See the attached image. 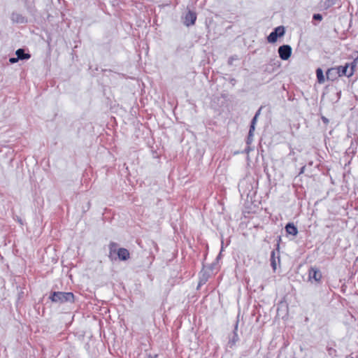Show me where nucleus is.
<instances>
[{
  "mask_svg": "<svg viewBox=\"0 0 358 358\" xmlns=\"http://www.w3.org/2000/svg\"><path fill=\"white\" fill-rule=\"evenodd\" d=\"M313 20L316 21H321L322 20V15L320 13H315L313 16Z\"/></svg>",
  "mask_w": 358,
  "mask_h": 358,
  "instance_id": "5701e85b",
  "label": "nucleus"
},
{
  "mask_svg": "<svg viewBox=\"0 0 358 358\" xmlns=\"http://www.w3.org/2000/svg\"><path fill=\"white\" fill-rule=\"evenodd\" d=\"M322 120L323 122L325 123V124L329 122V120L327 117H324V116L322 117Z\"/></svg>",
  "mask_w": 358,
  "mask_h": 358,
  "instance_id": "bb28decb",
  "label": "nucleus"
},
{
  "mask_svg": "<svg viewBox=\"0 0 358 358\" xmlns=\"http://www.w3.org/2000/svg\"><path fill=\"white\" fill-rule=\"evenodd\" d=\"M213 264H211V265L210 266V268L212 270V269H213Z\"/></svg>",
  "mask_w": 358,
  "mask_h": 358,
  "instance_id": "7c9ffc66",
  "label": "nucleus"
},
{
  "mask_svg": "<svg viewBox=\"0 0 358 358\" xmlns=\"http://www.w3.org/2000/svg\"><path fill=\"white\" fill-rule=\"evenodd\" d=\"M316 76H317V81L319 83H323L324 82L325 79H324L323 71L320 68L317 69Z\"/></svg>",
  "mask_w": 358,
  "mask_h": 358,
  "instance_id": "6ab92c4d",
  "label": "nucleus"
},
{
  "mask_svg": "<svg viewBox=\"0 0 358 358\" xmlns=\"http://www.w3.org/2000/svg\"><path fill=\"white\" fill-rule=\"evenodd\" d=\"M109 254H108V258L111 262H114L117 260V248L118 244L115 242H110L109 245Z\"/></svg>",
  "mask_w": 358,
  "mask_h": 358,
  "instance_id": "6e6552de",
  "label": "nucleus"
},
{
  "mask_svg": "<svg viewBox=\"0 0 358 358\" xmlns=\"http://www.w3.org/2000/svg\"><path fill=\"white\" fill-rule=\"evenodd\" d=\"M322 278V273L320 270L314 266L310 267L308 270V280L311 282L313 281L316 283H320Z\"/></svg>",
  "mask_w": 358,
  "mask_h": 358,
  "instance_id": "20e7f679",
  "label": "nucleus"
},
{
  "mask_svg": "<svg viewBox=\"0 0 358 358\" xmlns=\"http://www.w3.org/2000/svg\"><path fill=\"white\" fill-rule=\"evenodd\" d=\"M10 20L13 23L15 24H27V18L17 12H13L10 15Z\"/></svg>",
  "mask_w": 358,
  "mask_h": 358,
  "instance_id": "0eeeda50",
  "label": "nucleus"
},
{
  "mask_svg": "<svg viewBox=\"0 0 358 358\" xmlns=\"http://www.w3.org/2000/svg\"><path fill=\"white\" fill-rule=\"evenodd\" d=\"M239 191L241 192L243 190V194H246L247 196H249L251 189H252V185L250 182H248L247 180H244L241 181L238 185Z\"/></svg>",
  "mask_w": 358,
  "mask_h": 358,
  "instance_id": "9b49d317",
  "label": "nucleus"
},
{
  "mask_svg": "<svg viewBox=\"0 0 358 358\" xmlns=\"http://www.w3.org/2000/svg\"><path fill=\"white\" fill-rule=\"evenodd\" d=\"M49 299L52 303H73L75 302V295L73 292H51L49 296Z\"/></svg>",
  "mask_w": 358,
  "mask_h": 358,
  "instance_id": "f257e3e1",
  "label": "nucleus"
},
{
  "mask_svg": "<svg viewBox=\"0 0 358 358\" xmlns=\"http://www.w3.org/2000/svg\"><path fill=\"white\" fill-rule=\"evenodd\" d=\"M130 258V253L129 250L124 248H120L117 250V260L127 261Z\"/></svg>",
  "mask_w": 358,
  "mask_h": 358,
  "instance_id": "9d476101",
  "label": "nucleus"
},
{
  "mask_svg": "<svg viewBox=\"0 0 358 358\" xmlns=\"http://www.w3.org/2000/svg\"><path fill=\"white\" fill-rule=\"evenodd\" d=\"M280 252L276 251L275 250H272L271 253V266L273 268V270L276 269L277 266V262L276 259H278V262H280Z\"/></svg>",
  "mask_w": 358,
  "mask_h": 358,
  "instance_id": "f8f14e48",
  "label": "nucleus"
},
{
  "mask_svg": "<svg viewBox=\"0 0 358 358\" xmlns=\"http://www.w3.org/2000/svg\"><path fill=\"white\" fill-rule=\"evenodd\" d=\"M328 350L329 351V354L331 355V351L332 350V349L331 348H329Z\"/></svg>",
  "mask_w": 358,
  "mask_h": 358,
  "instance_id": "2f4dec72",
  "label": "nucleus"
},
{
  "mask_svg": "<svg viewBox=\"0 0 358 358\" xmlns=\"http://www.w3.org/2000/svg\"><path fill=\"white\" fill-rule=\"evenodd\" d=\"M278 52L282 60H287L292 55V49L289 45H282L278 48Z\"/></svg>",
  "mask_w": 358,
  "mask_h": 358,
  "instance_id": "39448f33",
  "label": "nucleus"
},
{
  "mask_svg": "<svg viewBox=\"0 0 358 358\" xmlns=\"http://www.w3.org/2000/svg\"><path fill=\"white\" fill-rule=\"evenodd\" d=\"M24 2V6L27 11L30 13L31 14H34L36 11L35 7L32 2H31L29 0H23Z\"/></svg>",
  "mask_w": 358,
  "mask_h": 358,
  "instance_id": "a211bd4d",
  "label": "nucleus"
},
{
  "mask_svg": "<svg viewBox=\"0 0 358 358\" xmlns=\"http://www.w3.org/2000/svg\"><path fill=\"white\" fill-rule=\"evenodd\" d=\"M254 131H252V130L249 129L248 135V137L246 139L247 145H250L252 143V142L253 141Z\"/></svg>",
  "mask_w": 358,
  "mask_h": 358,
  "instance_id": "4be33fe9",
  "label": "nucleus"
},
{
  "mask_svg": "<svg viewBox=\"0 0 358 358\" xmlns=\"http://www.w3.org/2000/svg\"><path fill=\"white\" fill-rule=\"evenodd\" d=\"M238 322H239V320H238V316L236 323H235V325H234V329L233 331V336H232V338H231L229 339V344L230 345L231 347L232 345H234L236 344V343L238 341V336L237 334Z\"/></svg>",
  "mask_w": 358,
  "mask_h": 358,
  "instance_id": "ddd939ff",
  "label": "nucleus"
},
{
  "mask_svg": "<svg viewBox=\"0 0 358 358\" xmlns=\"http://www.w3.org/2000/svg\"><path fill=\"white\" fill-rule=\"evenodd\" d=\"M280 66V62L277 59H271L268 63L265 65L264 71L271 73L275 71Z\"/></svg>",
  "mask_w": 358,
  "mask_h": 358,
  "instance_id": "423d86ee",
  "label": "nucleus"
},
{
  "mask_svg": "<svg viewBox=\"0 0 358 358\" xmlns=\"http://www.w3.org/2000/svg\"><path fill=\"white\" fill-rule=\"evenodd\" d=\"M157 355H155L154 357L152 356L151 355H148L146 358H157Z\"/></svg>",
  "mask_w": 358,
  "mask_h": 358,
  "instance_id": "c756f323",
  "label": "nucleus"
},
{
  "mask_svg": "<svg viewBox=\"0 0 358 358\" xmlns=\"http://www.w3.org/2000/svg\"><path fill=\"white\" fill-rule=\"evenodd\" d=\"M329 134L331 136V135L332 134V131H330L329 132Z\"/></svg>",
  "mask_w": 358,
  "mask_h": 358,
  "instance_id": "473e14b6",
  "label": "nucleus"
},
{
  "mask_svg": "<svg viewBox=\"0 0 358 358\" xmlns=\"http://www.w3.org/2000/svg\"><path fill=\"white\" fill-rule=\"evenodd\" d=\"M196 20V13L194 11L189 10L188 12L185 14L184 24L186 26L189 27L191 25L194 24Z\"/></svg>",
  "mask_w": 358,
  "mask_h": 358,
  "instance_id": "1a4fd4ad",
  "label": "nucleus"
},
{
  "mask_svg": "<svg viewBox=\"0 0 358 358\" xmlns=\"http://www.w3.org/2000/svg\"><path fill=\"white\" fill-rule=\"evenodd\" d=\"M18 61H19V59H17V57H10L9 59V62L11 64H15V63L17 62Z\"/></svg>",
  "mask_w": 358,
  "mask_h": 358,
  "instance_id": "a878e982",
  "label": "nucleus"
},
{
  "mask_svg": "<svg viewBox=\"0 0 358 358\" xmlns=\"http://www.w3.org/2000/svg\"><path fill=\"white\" fill-rule=\"evenodd\" d=\"M262 108V107H260L257 110V111L255 113V116L252 117V119L251 120L250 126V129L252 130V131H255V125H256L258 117L260 115Z\"/></svg>",
  "mask_w": 358,
  "mask_h": 358,
  "instance_id": "f3484780",
  "label": "nucleus"
},
{
  "mask_svg": "<svg viewBox=\"0 0 358 358\" xmlns=\"http://www.w3.org/2000/svg\"><path fill=\"white\" fill-rule=\"evenodd\" d=\"M235 59H237V57H236V56H235V55H234V56H231V57L229 58V59H228V64H229V65H230V66H231V65H232V64H233V62H234V60H235Z\"/></svg>",
  "mask_w": 358,
  "mask_h": 358,
  "instance_id": "393cba45",
  "label": "nucleus"
},
{
  "mask_svg": "<svg viewBox=\"0 0 358 358\" xmlns=\"http://www.w3.org/2000/svg\"><path fill=\"white\" fill-rule=\"evenodd\" d=\"M285 34V28L283 26L275 27L267 36V41L270 43H274L278 38L282 37Z\"/></svg>",
  "mask_w": 358,
  "mask_h": 358,
  "instance_id": "f03ea898",
  "label": "nucleus"
},
{
  "mask_svg": "<svg viewBox=\"0 0 358 358\" xmlns=\"http://www.w3.org/2000/svg\"><path fill=\"white\" fill-rule=\"evenodd\" d=\"M306 169V166H303L301 168V170H300V172H299V174H301L304 172V170Z\"/></svg>",
  "mask_w": 358,
  "mask_h": 358,
  "instance_id": "c85d7f7f",
  "label": "nucleus"
},
{
  "mask_svg": "<svg viewBox=\"0 0 358 358\" xmlns=\"http://www.w3.org/2000/svg\"><path fill=\"white\" fill-rule=\"evenodd\" d=\"M336 71V68H331L327 70L326 72L327 79L334 81L336 78L333 76L334 72Z\"/></svg>",
  "mask_w": 358,
  "mask_h": 358,
  "instance_id": "aec40b11",
  "label": "nucleus"
},
{
  "mask_svg": "<svg viewBox=\"0 0 358 358\" xmlns=\"http://www.w3.org/2000/svg\"><path fill=\"white\" fill-rule=\"evenodd\" d=\"M209 277L210 274L207 271L203 270L201 271L197 289H199L202 285L206 283Z\"/></svg>",
  "mask_w": 358,
  "mask_h": 358,
  "instance_id": "4468645a",
  "label": "nucleus"
},
{
  "mask_svg": "<svg viewBox=\"0 0 358 358\" xmlns=\"http://www.w3.org/2000/svg\"><path fill=\"white\" fill-rule=\"evenodd\" d=\"M324 141H325V145L327 148H328V146L331 147L332 149L334 148V141L333 137L326 136Z\"/></svg>",
  "mask_w": 358,
  "mask_h": 358,
  "instance_id": "412c9836",
  "label": "nucleus"
},
{
  "mask_svg": "<svg viewBox=\"0 0 358 358\" xmlns=\"http://www.w3.org/2000/svg\"><path fill=\"white\" fill-rule=\"evenodd\" d=\"M276 241H277V243H276V245H275V250L278 252L280 250V241H281V236H277Z\"/></svg>",
  "mask_w": 358,
  "mask_h": 358,
  "instance_id": "b1692460",
  "label": "nucleus"
},
{
  "mask_svg": "<svg viewBox=\"0 0 358 358\" xmlns=\"http://www.w3.org/2000/svg\"><path fill=\"white\" fill-rule=\"evenodd\" d=\"M251 150L252 149L250 148V145H248L247 148L245 149V152L246 153H249L251 151Z\"/></svg>",
  "mask_w": 358,
  "mask_h": 358,
  "instance_id": "cd10ccee",
  "label": "nucleus"
},
{
  "mask_svg": "<svg viewBox=\"0 0 358 358\" xmlns=\"http://www.w3.org/2000/svg\"><path fill=\"white\" fill-rule=\"evenodd\" d=\"M15 55L17 56V59L24 60L29 59L31 57V55L25 52V50L23 48H19L16 50Z\"/></svg>",
  "mask_w": 358,
  "mask_h": 358,
  "instance_id": "dca6fc26",
  "label": "nucleus"
},
{
  "mask_svg": "<svg viewBox=\"0 0 358 358\" xmlns=\"http://www.w3.org/2000/svg\"><path fill=\"white\" fill-rule=\"evenodd\" d=\"M285 231L289 235L296 236L298 234V229L292 222H289L285 225Z\"/></svg>",
  "mask_w": 358,
  "mask_h": 358,
  "instance_id": "2eb2a0df",
  "label": "nucleus"
},
{
  "mask_svg": "<svg viewBox=\"0 0 358 358\" xmlns=\"http://www.w3.org/2000/svg\"><path fill=\"white\" fill-rule=\"evenodd\" d=\"M355 66L356 64L355 62L346 64L344 66L337 68V73H338L339 76L350 77L354 73Z\"/></svg>",
  "mask_w": 358,
  "mask_h": 358,
  "instance_id": "7ed1b4c3",
  "label": "nucleus"
}]
</instances>
